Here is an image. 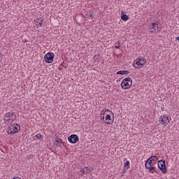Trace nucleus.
Returning a JSON list of instances; mask_svg holds the SVG:
<instances>
[{"label": "nucleus", "instance_id": "nucleus-23", "mask_svg": "<svg viewBox=\"0 0 179 179\" xmlns=\"http://www.w3.org/2000/svg\"><path fill=\"white\" fill-rule=\"evenodd\" d=\"M108 109H103L101 110V115H106V112L107 111Z\"/></svg>", "mask_w": 179, "mask_h": 179}, {"label": "nucleus", "instance_id": "nucleus-12", "mask_svg": "<svg viewBox=\"0 0 179 179\" xmlns=\"http://www.w3.org/2000/svg\"><path fill=\"white\" fill-rule=\"evenodd\" d=\"M43 17H40V18H37L36 20H35L34 22L36 26H37L38 27H43Z\"/></svg>", "mask_w": 179, "mask_h": 179}, {"label": "nucleus", "instance_id": "nucleus-6", "mask_svg": "<svg viewBox=\"0 0 179 179\" xmlns=\"http://www.w3.org/2000/svg\"><path fill=\"white\" fill-rule=\"evenodd\" d=\"M54 57H55V55L53 52L47 53L44 57L45 62L47 64H52V62L54 61Z\"/></svg>", "mask_w": 179, "mask_h": 179}, {"label": "nucleus", "instance_id": "nucleus-17", "mask_svg": "<svg viewBox=\"0 0 179 179\" xmlns=\"http://www.w3.org/2000/svg\"><path fill=\"white\" fill-rule=\"evenodd\" d=\"M121 19H122V20H124V22H126V20H128V19H129V17L128 15H127V14L122 13Z\"/></svg>", "mask_w": 179, "mask_h": 179}, {"label": "nucleus", "instance_id": "nucleus-26", "mask_svg": "<svg viewBox=\"0 0 179 179\" xmlns=\"http://www.w3.org/2000/svg\"><path fill=\"white\" fill-rule=\"evenodd\" d=\"M2 57H3L2 55V53L0 52V62H2Z\"/></svg>", "mask_w": 179, "mask_h": 179}, {"label": "nucleus", "instance_id": "nucleus-25", "mask_svg": "<svg viewBox=\"0 0 179 179\" xmlns=\"http://www.w3.org/2000/svg\"><path fill=\"white\" fill-rule=\"evenodd\" d=\"M87 17H88L89 19H93V15H92V14H88V15H87Z\"/></svg>", "mask_w": 179, "mask_h": 179}, {"label": "nucleus", "instance_id": "nucleus-5", "mask_svg": "<svg viewBox=\"0 0 179 179\" xmlns=\"http://www.w3.org/2000/svg\"><path fill=\"white\" fill-rule=\"evenodd\" d=\"M131 86H132V78L130 77L126 78L122 81V89H129Z\"/></svg>", "mask_w": 179, "mask_h": 179}, {"label": "nucleus", "instance_id": "nucleus-8", "mask_svg": "<svg viewBox=\"0 0 179 179\" xmlns=\"http://www.w3.org/2000/svg\"><path fill=\"white\" fill-rule=\"evenodd\" d=\"M149 29L150 30V33H156L157 31H159V24L156 22L152 23L149 26Z\"/></svg>", "mask_w": 179, "mask_h": 179}, {"label": "nucleus", "instance_id": "nucleus-4", "mask_svg": "<svg viewBox=\"0 0 179 179\" xmlns=\"http://www.w3.org/2000/svg\"><path fill=\"white\" fill-rule=\"evenodd\" d=\"M20 131V125L17 124H13L10 125L8 127V130L7 131V134L8 135H13L15 134H17Z\"/></svg>", "mask_w": 179, "mask_h": 179}, {"label": "nucleus", "instance_id": "nucleus-20", "mask_svg": "<svg viewBox=\"0 0 179 179\" xmlns=\"http://www.w3.org/2000/svg\"><path fill=\"white\" fill-rule=\"evenodd\" d=\"M100 55H99V54H96V55H94V61H100Z\"/></svg>", "mask_w": 179, "mask_h": 179}, {"label": "nucleus", "instance_id": "nucleus-7", "mask_svg": "<svg viewBox=\"0 0 179 179\" xmlns=\"http://www.w3.org/2000/svg\"><path fill=\"white\" fill-rule=\"evenodd\" d=\"M157 166L161 170V171L164 173L166 174L167 173V169L166 168V161L165 160H159L158 162Z\"/></svg>", "mask_w": 179, "mask_h": 179}, {"label": "nucleus", "instance_id": "nucleus-11", "mask_svg": "<svg viewBox=\"0 0 179 179\" xmlns=\"http://www.w3.org/2000/svg\"><path fill=\"white\" fill-rule=\"evenodd\" d=\"M86 171H92V169H90V166H85L80 169V171H78L79 176H83Z\"/></svg>", "mask_w": 179, "mask_h": 179}, {"label": "nucleus", "instance_id": "nucleus-15", "mask_svg": "<svg viewBox=\"0 0 179 179\" xmlns=\"http://www.w3.org/2000/svg\"><path fill=\"white\" fill-rule=\"evenodd\" d=\"M56 142H57L56 146L57 148H59V146H61V145H62V141L59 138H56Z\"/></svg>", "mask_w": 179, "mask_h": 179}, {"label": "nucleus", "instance_id": "nucleus-27", "mask_svg": "<svg viewBox=\"0 0 179 179\" xmlns=\"http://www.w3.org/2000/svg\"><path fill=\"white\" fill-rule=\"evenodd\" d=\"M127 169H124L123 171H122V173H124L125 171H127Z\"/></svg>", "mask_w": 179, "mask_h": 179}, {"label": "nucleus", "instance_id": "nucleus-1", "mask_svg": "<svg viewBox=\"0 0 179 179\" xmlns=\"http://www.w3.org/2000/svg\"><path fill=\"white\" fill-rule=\"evenodd\" d=\"M16 118H17L16 113L13 111H10L4 115L3 121L5 125H10V124H12V122L16 121Z\"/></svg>", "mask_w": 179, "mask_h": 179}, {"label": "nucleus", "instance_id": "nucleus-14", "mask_svg": "<svg viewBox=\"0 0 179 179\" xmlns=\"http://www.w3.org/2000/svg\"><path fill=\"white\" fill-rule=\"evenodd\" d=\"M129 73V71H119L117 72V75H128Z\"/></svg>", "mask_w": 179, "mask_h": 179}, {"label": "nucleus", "instance_id": "nucleus-2", "mask_svg": "<svg viewBox=\"0 0 179 179\" xmlns=\"http://www.w3.org/2000/svg\"><path fill=\"white\" fill-rule=\"evenodd\" d=\"M145 64H146V59H145L143 57H141L134 61L133 66L134 68H136V69H138L139 68H142L143 66H145Z\"/></svg>", "mask_w": 179, "mask_h": 179}, {"label": "nucleus", "instance_id": "nucleus-13", "mask_svg": "<svg viewBox=\"0 0 179 179\" xmlns=\"http://www.w3.org/2000/svg\"><path fill=\"white\" fill-rule=\"evenodd\" d=\"M145 167L147 170H149V169H150V167H152V161L148 159L145 164Z\"/></svg>", "mask_w": 179, "mask_h": 179}, {"label": "nucleus", "instance_id": "nucleus-16", "mask_svg": "<svg viewBox=\"0 0 179 179\" xmlns=\"http://www.w3.org/2000/svg\"><path fill=\"white\" fill-rule=\"evenodd\" d=\"M148 160H150V162H157V160H159V157L157 156H152L148 159Z\"/></svg>", "mask_w": 179, "mask_h": 179}, {"label": "nucleus", "instance_id": "nucleus-21", "mask_svg": "<svg viewBox=\"0 0 179 179\" xmlns=\"http://www.w3.org/2000/svg\"><path fill=\"white\" fill-rule=\"evenodd\" d=\"M115 48H120L121 47V43L120 42H117L115 43Z\"/></svg>", "mask_w": 179, "mask_h": 179}, {"label": "nucleus", "instance_id": "nucleus-3", "mask_svg": "<svg viewBox=\"0 0 179 179\" xmlns=\"http://www.w3.org/2000/svg\"><path fill=\"white\" fill-rule=\"evenodd\" d=\"M107 114L105 115V124L111 125L114 122V113L110 110H107Z\"/></svg>", "mask_w": 179, "mask_h": 179}, {"label": "nucleus", "instance_id": "nucleus-9", "mask_svg": "<svg viewBox=\"0 0 179 179\" xmlns=\"http://www.w3.org/2000/svg\"><path fill=\"white\" fill-rule=\"evenodd\" d=\"M68 141L70 143H78L79 142V136L76 134H71L69 136Z\"/></svg>", "mask_w": 179, "mask_h": 179}, {"label": "nucleus", "instance_id": "nucleus-22", "mask_svg": "<svg viewBox=\"0 0 179 179\" xmlns=\"http://www.w3.org/2000/svg\"><path fill=\"white\" fill-rule=\"evenodd\" d=\"M35 136L37 139H40V140H41V138H43V135H41V134H38Z\"/></svg>", "mask_w": 179, "mask_h": 179}, {"label": "nucleus", "instance_id": "nucleus-19", "mask_svg": "<svg viewBox=\"0 0 179 179\" xmlns=\"http://www.w3.org/2000/svg\"><path fill=\"white\" fill-rule=\"evenodd\" d=\"M149 172L153 174L156 171V168L155 166H151L148 169Z\"/></svg>", "mask_w": 179, "mask_h": 179}, {"label": "nucleus", "instance_id": "nucleus-10", "mask_svg": "<svg viewBox=\"0 0 179 179\" xmlns=\"http://www.w3.org/2000/svg\"><path fill=\"white\" fill-rule=\"evenodd\" d=\"M159 122H161V124H165L166 125H167V124L170 122V120H169V116L166 115L162 116L159 119Z\"/></svg>", "mask_w": 179, "mask_h": 179}, {"label": "nucleus", "instance_id": "nucleus-24", "mask_svg": "<svg viewBox=\"0 0 179 179\" xmlns=\"http://www.w3.org/2000/svg\"><path fill=\"white\" fill-rule=\"evenodd\" d=\"M101 120L103 121V122H106V115H101Z\"/></svg>", "mask_w": 179, "mask_h": 179}, {"label": "nucleus", "instance_id": "nucleus-18", "mask_svg": "<svg viewBox=\"0 0 179 179\" xmlns=\"http://www.w3.org/2000/svg\"><path fill=\"white\" fill-rule=\"evenodd\" d=\"M129 166H130L129 161H126L124 166V170H128V169H129Z\"/></svg>", "mask_w": 179, "mask_h": 179}]
</instances>
